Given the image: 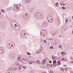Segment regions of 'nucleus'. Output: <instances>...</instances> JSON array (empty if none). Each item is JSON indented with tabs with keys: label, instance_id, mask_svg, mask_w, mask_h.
Instances as JSON below:
<instances>
[{
	"label": "nucleus",
	"instance_id": "18",
	"mask_svg": "<svg viewBox=\"0 0 73 73\" xmlns=\"http://www.w3.org/2000/svg\"><path fill=\"white\" fill-rule=\"evenodd\" d=\"M7 46L8 48H9V49L10 48H11V46H10L9 45H7Z\"/></svg>",
	"mask_w": 73,
	"mask_h": 73
},
{
	"label": "nucleus",
	"instance_id": "61",
	"mask_svg": "<svg viewBox=\"0 0 73 73\" xmlns=\"http://www.w3.org/2000/svg\"><path fill=\"white\" fill-rule=\"evenodd\" d=\"M62 5L63 6H65V4L64 3Z\"/></svg>",
	"mask_w": 73,
	"mask_h": 73
},
{
	"label": "nucleus",
	"instance_id": "23",
	"mask_svg": "<svg viewBox=\"0 0 73 73\" xmlns=\"http://www.w3.org/2000/svg\"><path fill=\"white\" fill-rule=\"evenodd\" d=\"M27 3H28L31 2V1L30 0H27Z\"/></svg>",
	"mask_w": 73,
	"mask_h": 73
},
{
	"label": "nucleus",
	"instance_id": "9",
	"mask_svg": "<svg viewBox=\"0 0 73 73\" xmlns=\"http://www.w3.org/2000/svg\"><path fill=\"white\" fill-rule=\"evenodd\" d=\"M14 28H15V29H16V30H19V29H20V26H17H17H15V27Z\"/></svg>",
	"mask_w": 73,
	"mask_h": 73
},
{
	"label": "nucleus",
	"instance_id": "12",
	"mask_svg": "<svg viewBox=\"0 0 73 73\" xmlns=\"http://www.w3.org/2000/svg\"><path fill=\"white\" fill-rule=\"evenodd\" d=\"M7 10L8 11H11V9H12V7H8L7 8Z\"/></svg>",
	"mask_w": 73,
	"mask_h": 73
},
{
	"label": "nucleus",
	"instance_id": "33",
	"mask_svg": "<svg viewBox=\"0 0 73 73\" xmlns=\"http://www.w3.org/2000/svg\"><path fill=\"white\" fill-rule=\"evenodd\" d=\"M62 61H63L64 60V61H65V58H62L61 59Z\"/></svg>",
	"mask_w": 73,
	"mask_h": 73
},
{
	"label": "nucleus",
	"instance_id": "8",
	"mask_svg": "<svg viewBox=\"0 0 73 73\" xmlns=\"http://www.w3.org/2000/svg\"><path fill=\"white\" fill-rule=\"evenodd\" d=\"M47 34L46 31H45L42 33V35H41V36H45V35H46Z\"/></svg>",
	"mask_w": 73,
	"mask_h": 73
},
{
	"label": "nucleus",
	"instance_id": "43",
	"mask_svg": "<svg viewBox=\"0 0 73 73\" xmlns=\"http://www.w3.org/2000/svg\"><path fill=\"white\" fill-rule=\"evenodd\" d=\"M58 4H59V3H58V2H57L56 3V5H58Z\"/></svg>",
	"mask_w": 73,
	"mask_h": 73
},
{
	"label": "nucleus",
	"instance_id": "47",
	"mask_svg": "<svg viewBox=\"0 0 73 73\" xmlns=\"http://www.w3.org/2000/svg\"><path fill=\"white\" fill-rule=\"evenodd\" d=\"M59 48H61V45H60L59 46Z\"/></svg>",
	"mask_w": 73,
	"mask_h": 73
},
{
	"label": "nucleus",
	"instance_id": "17",
	"mask_svg": "<svg viewBox=\"0 0 73 73\" xmlns=\"http://www.w3.org/2000/svg\"><path fill=\"white\" fill-rule=\"evenodd\" d=\"M53 66H54V67H55V66H57V64L56 63V64H53Z\"/></svg>",
	"mask_w": 73,
	"mask_h": 73
},
{
	"label": "nucleus",
	"instance_id": "46",
	"mask_svg": "<svg viewBox=\"0 0 73 73\" xmlns=\"http://www.w3.org/2000/svg\"><path fill=\"white\" fill-rule=\"evenodd\" d=\"M41 50H42V49H41V50L40 49V50H39V53H40V52H41Z\"/></svg>",
	"mask_w": 73,
	"mask_h": 73
},
{
	"label": "nucleus",
	"instance_id": "10",
	"mask_svg": "<svg viewBox=\"0 0 73 73\" xmlns=\"http://www.w3.org/2000/svg\"><path fill=\"white\" fill-rule=\"evenodd\" d=\"M43 25L45 27V26H46L48 25V23H47V22L46 21H44L43 22Z\"/></svg>",
	"mask_w": 73,
	"mask_h": 73
},
{
	"label": "nucleus",
	"instance_id": "60",
	"mask_svg": "<svg viewBox=\"0 0 73 73\" xmlns=\"http://www.w3.org/2000/svg\"><path fill=\"white\" fill-rule=\"evenodd\" d=\"M60 60H58V62H60Z\"/></svg>",
	"mask_w": 73,
	"mask_h": 73
},
{
	"label": "nucleus",
	"instance_id": "14",
	"mask_svg": "<svg viewBox=\"0 0 73 73\" xmlns=\"http://www.w3.org/2000/svg\"><path fill=\"white\" fill-rule=\"evenodd\" d=\"M29 64H30V65H31L32 64V62H35V61H30V62H29Z\"/></svg>",
	"mask_w": 73,
	"mask_h": 73
},
{
	"label": "nucleus",
	"instance_id": "48",
	"mask_svg": "<svg viewBox=\"0 0 73 73\" xmlns=\"http://www.w3.org/2000/svg\"><path fill=\"white\" fill-rule=\"evenodd\" d=\"M50 73H53V71H50Z\"/></svg>",
	"mask_w": 73,
	"mask_h": 73
},
{
	"label": "nucleus",
	"instance_id": "28",
	"mask_svg": "<svg viewBox=\"0 0 73 73\" xmlns=\"http://www.w3.org/2000/svg\"><path fill=\"white\" fill-rule=\"evenodd\" d=\"M50 49H53V46H50Z\"/></svg>",
	"mask_w": 73,
	"mask_h": 73
},
{
	"label": "nucleus",
	"instance_id": "3",
	"mask_svg": "<svg viewBox=\"0 0 73 73\" xmlns=\"http://www.w3.org/2000/svg\"><path fill=\"white\" fill-rule=\"evenodd\" d=\"M47 20L49 23H53V18H47Z\"/></svg>",
	"mask_w": 73,
	"mask_h": 73
},
{
	"label": "nucleus",
	"instance_id": "41",
	"mask_svg": "<svg viewBox=\"0 0 73 73\" xmlns=\"http://www.w3.org/2000/svg\"><path fill=\"white\" fill-rule=\"evenodd\" d=\"M65 72H66L67 70H68V69H67V68H65Z\"/></svg>",
	"mask_w": 73,
	"mask_h": 73
},
{
	"label": "nucleus",
	"instance_id": "15",
	"mask_svg": "<svg viewBox=\"0 0 73 73\" xmlns=\"http://www.w3.org/2000/svg\"><path fill=\"white\" fill-rule=\"evenodd\" d=\"M61 54H66V52H62L61 53Z\"/></svg>",
	"mask_w": 73,
	"mask_h": 73
},
{
	"label": "nucleus",
	"instance_id": "35",
	"mask_svg": "<svg viewBox=\"0 0 73 73\" xmlns=\"http://www.w3.org/2000/svg\"><path fill=\"white\" fill-rule=\"evenodd\" d=\"M15 7H16V6H13V10H14V9H15Z\"/></svg>",
	"mask_w": 73,
	"mask_h": 73
},
{
	"label": "nucleus",
	"instance_id": "50",
	"mask_svg": "<svg viewBox=\"0 0 73 73\" xmlns=\"http://www.w3.org/2000/svg\"><path fill=\"white\" fill-rule=\"evenodd\" d=\"M44 60V62H46V59H44V60Z\"/></svg>",
	"mask_w": 73,
	"mask_h": 73
},
{
	"label": "nucleus",
	"instance_id": "32",
	"mask_svg": "<svg viewBox=\"0 0 73 73\" xmlns=\"http://www.w3.org/2000/svg\"><path fill=\"white\" fill-rule=\"evenodd\" d=\"M27 55H31V53H29V52H27Z\"/></svg>",
	"mask_w": 73,
	"mask_h": 73
},
{
	"label": "nucleus",
	"instance_id": "27",
	"mask_svg": "<svg viewBox=\"0 0 73 73\" xmlns=\"http://www.w3.org/2000/svg\"><path fill=\"white\" fill-rule=\"evenodd\" d=\"M62 8L63 9L65 10L66 9V7L63 6Z\"/></svg>",
	"mask_w": 73,
	"mask_h": 73
},
{
	"label": "nucleus",
	"instance_id": "52",
	"mask_svg": "<svg viewBox=\"0 0 73 73\" xmlns=\"http://www.w3.org/2000/svg\"><path fill=\"white\" fill-rule=\"evenodd\" d=\"M63 66H66V65H65V64H64L63 65Z\"/></svg>",
	"mask_w": 73,
	"mask_h": 73
},
{
	"label": "nucleus",
	"instance_id": "13",
	"mask_svg": "<svg viewBox=\"0 0 73 73\" xmlns=\"http://www.w3.org/2000/svg\"><path fill=\"white\" fill-rule=\"evenodd\" d=\"M57 63V61L56 60H53V64H56Z\"/></svg>",
	"mask_w": 73,
	"mask_h": 73
},
{
	"label": "nucleus",
	"instance_id": "64",
	"mask_svg": "<svg viewBox=\"0 0 73 73\" xmlns=\"http://www.w3.org/2000/svg\"><path fill=\"white\" fill-rule=\"evenodd\" d=\"M25 68V66H23V68Z\"/></svg>",
	"mask_w": 73,
	"mask_h": 73
},
{
	"label": "nucleus",
	"instance_id": "54",
	"mask_svg": "<svg viewBox=\"0 0 73 73\" xmlns=\"http://www.w3.org/2000/svg\"><path fill=\"white\" fill-rule=\"evenodd\" d=\"M23 60H25V61H27V60L25 59H24V58L23 59Z\"/></svg>",
	"mask_w": 73,
	"mask_h": 73
},
{
	"label": "nucleus",
	"instance_id": "26",
	"mask_svg": "<svg viewBox=\"0 0 73 73\" xmlns=\"http://www.w3.org/2000/svg\"><path fill=\"white\" fill-rule=\"evenodd\" d=\"M49 16L50 17V19H52V18H53V17H52V16H51V15H50V16H48V17L47 18H49V17H49Z\"/></svg>",
	"mask_w": 73,
	"mask_h": 73
},
{
	"label": "nucleus",
	"instance_id": "45",
	"mask_svg": "<svg viewBox=\"0 0 73 73\" xmlns=\"http://www.w3.org/2000/svg\"><path fill=\"white\" fill-rule=\"evenodd\" d=\"M41 64L42 65H44L43 62H41Z\"/></svg>",
	"mask_w": 73,
	"mask_h": 73
},
{
	"label": "nucleus",
	"instance_id": "42",
	"mask_svg": "<svg viewBox=\"0 0 73 73\" xmlns=\"http://www.w3.org/2000/svg\"><path fill=\"white\" fill-rule=\"evenodd\" d=\"M52 58H53V60H54L55 59V57H54V56L52 57Z\"/></svg>",
	"mask_w": 73,
	"mask_h": 73
},
{
	"label": "nucleus",
	"instance_id": "59",
	"mask_svg": "<svg viewBox=\"0 0 73 73\" xmlns=\"http://www.w3.org/2000/svg\"><path fill=\"white\" fill-rule=\"evenodd\" d=\"M55 41H56V42H57V41H58L57 40H55Z\"/></svg>",
	"mask_w": 73,
	"mask_h": 73
},
{
	"label": "nucleus",
	"instance_id": "11",
	"mask_svg": "<svg viewBox=\"0 0 73 73\" xmlns=\"http://www.w3.org/2000/svg\"><path fill=\"white\" fill-rule=\"evenodd\" d=\"M60 70H61V71H62V72H64L65 70V69H64V68L61 67L60 68Z\"/></svg>",
	"mask_w": 73,
	"mask_h": 73
},
{
	"label": "nucleus",
	"instance_id": "34",
	"mask_svg": "<svg viewBox=\"0 0 73 73\" xmlns=\"http://www.w3.org/2000/svg\"><path fill=\"white\" fill-rule=\"evenodd\" d=\"M49 63H50V64H52V61L51 60H49Z\"/></svg>",
	"mask_w": 73,
	"mask_h": 73
},
{
	"label": "nucleus",
	"instance_id": "20",
	"mask_svg": "<svg viewBox=\"0 0 73 73\" xmlns=\"http://www.w3.org/2000/svg\"><path fill=\"white\" fill-rule=\"evenodd\" d=\"M36 62H37V64H40V60H37L36 61Z\"/></svg>",
	"mask_w": 73,
	"mask_h": 73
},
{
	"label": "nucleus",
	"instance_id": "39",
	"mask_svg": "<svg viewBox=\"0 0 73 73\" xmlns=\"http://www.w3.org/2000/svg\"><path fill=\"white\" fill-rule=\"evenodd\" d=\"M14 69L15 70H17V68H16V67H15L14 68Z\"/></svg>",
	"mask_w": 73,
	"mask_h": 73
},
{
	"label": "nucleus",
	"instance_id": "38",
	"mask_svg": "<svg viewBox=\"0 0 73 73\" xmlns=\"http://www.w3.org/2000/svg\"><path fill=\"white\" fill-rule=\"evenodd\" d=\"M44 43H46V42H47L46 40H44Z\"/></svg>",
	"mask_w": 73,
	"mask_h": 73
},
{
	"label": "nucleus",
	"instance_id": "5",
	"mask_svg": "<svg viewBox=\"0 0 73 73\" xmlns=\"http://www.w3.org/2000/svg\"><path fill=\"white\" fill-rule=\"evenodd\" d=\"M15 56V54L14 53H11L9 54V57L10 58H13Z\"/></svg>",
	"mask_w": 73,
	"mask_h": 73
},
{
	"label": "nucleus",
	"instance_id": "49",
	"mask_svg": "<svg viewBox=\"0 0 73 73\" xmlns=\"http://www.w3.org/2000/svg\"><path fill=\"white\" fill-rule=\"evenodd\" d=\"M19 65H20V64H19V63H17V65L19 66Z\"/></svg>",
	"mask_w": 73,
	"mask_h": 73
},
{
	"label": "nucleus",
	"instance_id": "55",
	"mask_svg": "<svg viewBox=\"0 0 73 73\" xmlns=\"http://www.w3.org/2000/svg\"><path fill=\"white\" fill-rule=\"evenodd\" d=\"M33 71H31L29 73H33Z\"/></svg>",
	"mask_w": 73,
	"mask_h": 73
},
{
	"label": "nucleus",
	"instance_id": "58",
	"mask_svg": "<svg viewBox=\"0 0 73 73\" xmlns=\"http://www.w3.org/2000/svg\"><path fill=\"white\" fill-rule=\"evenodd\" d=\"M41 68H44V66H41Z\"/></svg>",
	"mask_w": 73,
	"mask_h": 73
},
{
	"label": "nucleus",
	"instance_id": "36",
	"mask_svg": "<svg viewBox=\"0 0 73 73\" xmlns=\"http://www.w3.org/2000/svg\"><path fill=\"white\" fill-rule=\"evenodd\" d=\"M58 64H59L60 65H61V62H58Z\"/></svg>",
	"mask_w": 73,
	"mask_h": 73
},
{
	"label": "nucleus",
	"instance_id": "24",
	"mask_svg": "<svg viewBox=\"0 0 73 73\" xmlns=\"http://www.w3.org/2000/svg\"><path fill=\"white\" fill-rule=\"evenodd\" d=\"M44 31H45L44 30H42L41 31V33H40L41 35H42V32H44Z\"/></svg>",
	"mask_w": 73,
	"mask_h": 73
},
{
	"label": "nucleus",
	"instance_id": "2",
	"mask_svg": "<svg viewBox=\"0 0 73 73\" xmlns=\"http://www.w3.org/2000/svg\"><path fill=\"white\" fill-rule=\"evenodd\" d=\"M16 21L14 20H13L12 21H11V25L13 28H15V26H17V25L16 24Z\"/></svg>",
	"mask_w": 73,
	"mask_h": 73
},
{
	"label": "nucleus",
	"instance_id": "30",
	"mask_svg": "<svg viewBox=\"0 0 73 73\" xmlns=\"http://www.w3.org/2000/svg\"><path fill=\"white\" fill-rule=\"evenodd\" d=\"M42 62H43V65L44 64H45V62L44 61V60H43Z\"/></svg>",
	"mask_w": 73,
	"mask_h": 73
},
{
	"label": "nucleus",
	"instance_id": "7",
	"mask_svg": "<svg viewBox=\"0 0 73 73\" xmlns=\"http://www.w3.org/2000/svg\"><path fill=\"white\" fill-rule=\"evenodd\" d=\"M4 49L3 47H0V54H2L4 52V50H3Z\"/></svg>",
	"mask_w": 73,
	"mask_h": 73
},
{
	"label": "nucleus",
	"instance_id": "63",
	"mask_svg": "<svg viewBox=\"0 0 73 73\" xmlns=\"http://www.w3.org/2000/svg\"><path fill=\"white\" fill-rule=\"evenodd\" d=\"M71 63H73V61H71Z\"/></svg>",
	"mask_w": 73,
	"mask_h": 73
},
{
	"label": "nucleus",
	"instance_id": "25",
	"mask_svg": "<svg viewBox=\"0 0 73 73\" xmlns=\"http://www.w3.org/2000/svg\"><path fill=\"white\" fill-rule=\"evenodd\" d=\"M33 10L31 9V10H30V12L31 13H32V12H33Z\"/></svg>",
	"mask_w": 73,
	"mask_h": 73
},
{
	"label": "nucleus",
	"instance_id": "6",
	"mask_svg": "<svg viewBox=\"0 0 73 73\" xmlns=\"http://www.w3.org/2000/svg\"><path fill=\"white\" fill-rule=\"evenodd\" d=\"M29 15L27 14H24L23 15V17L25 19H26L27 18H29Z\"/></svg>",
	"mask_w": 73,
	"mask_h": 73
},
{
	"label": "nucleus",
	"instance_id": "21",
	"mask_svg": "<svg viewBox=\"0 0 73 73\" xmlns=\"http://www.w3.org/2000/svg\"><path fill=\"white\" fill-rule=\"evenodd\" d=\"M68 22V20L67 19H66L65 20V22L66 24H67Z\"/></svg>",
	"mask_w": 73,
	"mask_h": 73
},
{
	"label": "nucleus",
	"instance_id": "62",
	"mask_svg": "<svg viewBox=\"0 0 73 73\" xmlns=\"http://www.w3.org/2000/svg\"><path fill=\"white\" fill-rule=\"evenodd\" d=\"M58 65H59V63H57V66H58Z\"/></svg>",
	"mask_w": 73,
	"mask_h": 73
},
{
	"label": "nucleus",
	"instance_id": "57",
	"mask_svg": "<svg viewBox=\"0 0 73 73\" xmlns=\"http://www.w3.org/2000/svg\"><path fill=\"white\" fill-rule=\"evenodd\" d=\"M19 8H20V7H21V4H19Z\"/></svg>",
	"mask_w": 73,
	"mask_h": 73
},
{
	"label": "nucleus",
	"instance_id": "51",
	"mask_svg": "<svg viewBox=\"0 0 73 73\" xmlns=\"http://www.w3.org/2000/svg\"><path fill=\"white\" fill-rule=\"evenodd\" d=\"M70 59H71V60H73V57H70Z\"/></svg>",
	"mask_w": 73,
	"mask_h": 73
},
{
	"label": "nucleus",
	"instance_id": "31",
	"mask_svg": "<svg viewBox=\"0 0 73 73\" xmlns=\"http://www.w3.org/2000/svg\"><path fill=\"white\" fill-rule=\"evenodd\" d=\"M54 42H56V40H53L52 41V43H54Z\"/></svg>",
	"mask_w": 73,
	"mask_h": 73
},
{
	"label": "nucleus",
	"instance_id": "1",
	"mask_svg": "<svg viewBox=\"0 0 73 73\" xmlns=\"http://www.w3.org/2000/svg\"><path fill=\"white\" fill-rule=\"evenodd\" d=\"M35 17L38 20H41L42 18H43V16L42 13L39 12H36L35 13Z\"/></svg>",
	"mask_w": 73,
	"mask_h": 73
},
{
	"label": "nucleus",
	"instance_id": "29",
	"mask_svg": "<svg viewBox=\"0 0 73 73\" xmlns=\"http://www.w3.org/2000/svg\"><path fill=\"white\" fill-rule=\"evenodd\" d=\"M18 68L19 70H20L21 69V67L19 66Z\"/></svg>",
	"mask_w": 73,
	"mask_h": 73
},
{
	"label": "nucleus",
	"instance_id": "16",
	"mask_svg": "<svg viewBox=\"0 0 73 73\" xmlns=\"http://www.w3.org/2000/svg\"><path fill=\"white\" fill-rule=\"evenodd\" d=\"M17 8V7L15 6V9H14V10L15 11H17V9H16Z\"/></svg>",
	"mask_w": 73,
	"mask_h": 73
},
{
	"label": "nucleus",
	"instance_id": "40",
	"mask_svg": "<svg viewBox=\"0 0 73 73\" xmlns=\"http://www.w3.org/2000/svg\"><path fill=\"white\" fill-rule=\"evenodd\" d=\"M11 73H15V71H14V70H13L12 71Z\"/></svg>",
	"mask_w": 73,
	"mask_h": 73
},
{
	"label": "nucleus",
	"instance_id": "22",
	"mask_svg": "<svg viewBox=\"0 0 73 73\" xmlns=\"http://www.w3.org/2000/svg\"><path fill=\"white\" fill-rule=\"evenodd\" d=\"M1 11L3 13H5V11H4V10H3L1 9Z\"/></svg>",
	"mask_w": 73,
	"mask_h": 73
},
{
	"label": "nucleus",
	"instance_id": "37",
	"mask_svg": "<svg viewBox=\"0 0 73 73\" xmlns=\"http://www.w3.org/2000/svg\"><path fill=\"white\" fill-rule=\"evenodd\" d=\"M21 57H19V58H18V60H21Z\"/></svg>",
	"mask_w": 73,
	"mask_h": 73
},
{
	"label": "nucleus",
	"instance_id": "4",
	"mask_svg": "<svg viewBox=\"0 0 73 73\" xmlns=\"http://www.w3.org/2000/svg\"><path fill=\"white\" fill-rule=\"evenodd\" d=\"M27 35L26 33H23V32H22L21 33V36L22 38H25V35Z\"/></svg>",
	"mask_w": 73,
	"mask_h": 73
},
{
	"label": "nucleus",
	"instance_id": "44",
	"mask_svg": "<svg viewBox=\"0 0 73 73\" xmlns=\"http://www.w3.org/2000/svg\"><path fill=\"white\" fill-rule=\"evenodd\" d=\"M50 66H51V67H53V66H53V64L52 65V64H51L50 65Z\"/></svg>",
	"mask_w": 73,
	"mask_h": 73
},
{
	"label": "nucleus",
	"instance_id": "53",
	"mask_svg": "<svg viewBox=\"0 0 73 73\" xmlns=\"http://www.w3.org/2000/svg\"><path fill=\"white\" fill-rule=\"evenodd\" d=\"M19 67H21V66H23V65H20L19 66Z\"/></svg>",
	"mask_w": 73,
	"mask_h": 73
},
{
	"label": "nucleus",
	"instance_id": "19",
	"mask_svg": "<svg viewBox=\"0 0 73 73\" xmlns=\"http://www.w3.org/2000/svg\"><path fill=\"white\" fill-rule=\"evenodd\" d=\"M50 64L49 63H47L46 65V66H47V67H49V66H50Z\"/></svg>",
	"mask_w": 73,
	"mask_h": 73
},
{
	"label": "nucleus",
	"instance_id": "56",
	"mask_svg": "<svg viewBox=\"0 0 73 73\" xmlns=\"http://www.w3.org/2000/svg\"><path fill=\"white\" fill-rule=\"evenodd\" d=\"M20 60L18 59V62H19V61H20Z\"/></svg>",
	"mask_w": 73,
	"mask_h": 73
}]
</instances>
